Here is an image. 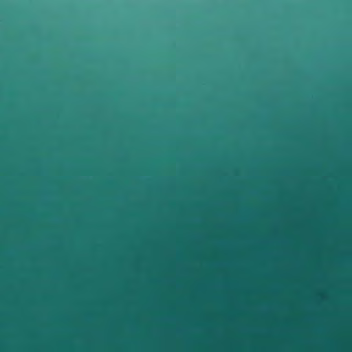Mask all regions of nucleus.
<instances>
[{
    "instance_id": "1",
    "label": "nucleus",
    "mask_w": 352,
    "mask_h": 352,
    "mask_svg": "<svg viewBox=\"0 0 352 352\" xmlns=\"http://www.w3.org/2000/svg\"><path fill=\"white\" fill-rule=\"evenodd\" d=\"M99 74L98 69L97 68H88L83 73L84 78L87 80H94L96 79Z\"/></svg>"
},
{
    "instance_id": "2",
    "label": "nucleus",
    "mask_w": 352,
    "mask_h": 352,
    "mask_svg": "<svg viewBox=\"0 0 352 352\" xmlns=\"http://www.w3.org/2000/svg\"><path fill=\"white\" fill-rule=\"evenodd\" d=\"M111 88H116L113 83V81L111 80Z\"/></svg>"
},
{
    "instance_id": "3",
    "label": "nucleus",
    "mask_w": 352,
    "mask_h": 352,
    "mask_svg": "<svg viewBox=\"0 0 352 352\" xmlns=\"http://www.w3.org/2000/svg\"><path fill=\"white\" fill-rule=\"evenodd\" d=\"M111 171H113V166H111Z\"/></svg>"
},
{
    "instance_id": "4",
    "label": "nucleus",
    "mask_w": 352,
    "mask_h": 352,
    "mask_svg": "<svg viewBox=\"0 0 352 352\" xmlns=\"http://www.w3.org/2000/svg\"><path fill=\"white\" fill-rule=\"evenodd\" d=\"M111 171H113V166H111Z\"/></svg>"
},
{
    "instance_id": "5",
    "label": "nucleus",
    "mask_w": 352,
    "mask_h": 352,
    "mask_svg": "<svg viewBox=\"0 0 352 352\" xmlns=\"http://www.w3.org/2000/svg\"><path fill=\"white\" fill-rule=\"evenodd\" d=\"M111 171H113V166H111Z\"/></svg>"
},
{
    "instance_id": "6",
    "label": "nucleus",
    "mask_w": 352,
    "mask_h": 352,
    "mask_svg": "<svg viewBox=\"0 0 352 352\" xmlns=\"http://www.w3.org/2000/svg\"><path fill=\"white\" fill-rule=\"evenodd\" d=\"M111 184H113V182H112V181L111 182Z\"/></svg>"
},
{
    "instance_id": "7",
    "label": "nucleus",
    "mask_w": 352,
    "mask_h": 352,
    "mask_svg": "<svg viewBox=\"0 0 352 352\" xmlns=\"http://www.w3.org/2000/svg\"><path fill=\"white\" fill-rule=\"evenodd\" d=\"M111 218L112 219V218H113V216H111Z\"/></svg>"
}]
</instances>
